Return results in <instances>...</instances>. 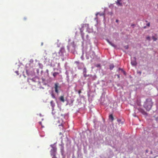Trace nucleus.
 <instances>
[{
	"mask_svg": "<svg viewBox=\"0 0 158 158\" xmlns=\"http://www.w3.org/2000/svg\"><path fill=\"white\" fill-rule=\"evenodd\" d=\"M153 105V102L151 98H148L146 99L144 104V107L147 110L149 111Z\"/></svg>",
	"mask_w": 158,
	"mask_h": 158,
	"instance_id": "1",
	"label": "nucleus"
},
{
	"mask_svg": "<svg viewBox=\"0 0 158 158\" xmlns=\"http://www.w3.org/2000/svg\"><path fill=\"white\" fill-rule=\"evenodd\" d=\"M57 121H58V123L61 124V125H59V126H60V128L62 129V132H60L59 133L60 135H61L63 134V133H64L65 131L63 127V126L62 125L63 121V120L61 118L60 119H59L57 120Z\"/></svg>",
	"mask_w": 158,
	"mask_h": 158,
	"instance_id": "2",
	"label": "nucleus"
},
{
	"mask_svg": "<svg viewBox=\"0 0 158 158\" xmlns=\"http://www.w3.org/2000/svg\"><path fill=\"white\" fill-rule=\"evenodd\" d=\"M59 84L58 83H56L55 84V92L56 93H58L59 92L58 89H60V87L59 85Z\"/></svg>",
	"mask_w": 158,
	"mask_h": 158,
	"instance_id": "3",
	"label": "nucleus"
},
{
	"mask_svg": "<svg viewBox=\"0 0 158 158\" xmlns=\"http://www.w3.org/2000/svg\"><path fill=\"white\" fill-rule=\"evenodd\" d=\"M56 148L53 147L52 149H51V155L52 156H54V155H56L55 152H56Z\"/></svg>",
	"mask_w": 158,
	"mask_h": 158,
	"instance_id": "4",
	"label": "nucleus"
},
{
	"mask_svg": "<svg viewBox=\"0 0 158 158\" xmlns=\"http://www.w3.org/2000/svg\"><path fill=\"white\" fill-rule=\"evenodd\" d=\"M131 64L133 66H136L137 64V63L136 61V58L135 57H134L133 58V60H131Z\"/></svg>",
	"mask_w": 158,
	"mask_h": 158,
	"instance_id": "5",
	"label": "nucleus"
},
{
	"mask_svg": "<svg viewBox=\"0 0 158 158\" xmlns=\"http://www.w3.org/2000/svg\"><path fill=\"white\" fill-rule=\"evenodd\" d=\"M121 0H117V1L116 2V3L118 6H122V4L120 2Z\"/></svg>",
	"mask_w": 158,
	"mask_h": 158,
	"instance_id": "6",
	"label": "nucleus"
},
{
	"mask_svg": "<svg viewBox=\"0 0 158 158\" xmlns=\"http://www.w3.org/2000/svg\"><path fill=\"white\" fill-rule=\"evenodd\" d=\"M152 38L154 41H156L157 40V35H156L155 36H153Z\"/></svg>",
	"mask_w": 158,
	"mask_h": 158,
	"instance_id": "7",
	"label": "nucleus"
},
{
	"mask_svg": "<svg viewBox=\"0 0 158 158\" xmlns=\"http://www.w3.org/2000/svg\"><path fill=\"white\" fill-rule=\"evenodd\" d=\"M60 100L63 102H64V96H61L60 98Z\"/></svg>",
	"mask_w": 158,
	"mask_h": 158,
	"instance_id": "8",
	"label": "nucleus"
},
{
	"mask_svg": "<svg viewBox=\"0 0 158 158\" xmlns=\"http://www.w3.org/2000/svg\"><path fill=\"white\" fill-rule=\"evenodd\" d=\"M107 41L108 42V43L112 46L114 47H115L116 46L114 44L112 43L111 42H110L109 40H107Z\"/></svg>",
	"mask_w": 158,
	"mask_h": 158,
	"instance_id": "9",
	"label": "nucleus"
},
{
	"mask_svg": "<svg viewBox=\"0 0 158 158\" xmlns=\"http://www.w3.org/2000/svg\"><path fill=\"white\" fill-rule=\"evenodd\" d=\"M50 104L52 107L53 108L55 105V103H54V102L53 101H51Z\"/></svg>",
	"mask_w": 158,
	"mask_h": 158,
	"instance_id": "10",
	"label": "nucleus"
},
{
	"mask_svg": "<svg viewBox=\"0 0 158 158\" xmlns=\"http://www.w3.org/2000/svg\"><path fill=\"white\" fill-rule=\"evenodd\" d=\"M114 67V66L113 64H111L110 65V70L112 69Z\"/></svg>",
	"mask_w": 158,
	"mask_h": 158,
	"instance_id": "11",
	"label": "nucleus"
},
{
	"mask_svg": "<svg viewBox=\"0 0 158 158\" xmlns=\"http://www.w3.org/2000/svg\"><path fill=\"white\" fill-rule=\"evenodd\" d=\"M59 74V73L57 72H55L53 73V76L54 77H55L57 75Z\"/></svg>",
	"mask_w": 158,
	"mask_h": 158,
	"instance_id": "12",
	"label": "nucleus"
},
{
	"mask_svg": "<svg viewBox=\"0 0 158 158\" xmlns=\"http://www.w3.org/2000/svg\"><path fill=\"white\" fill-rule=\"evenodd\" d=\"M109 118L111 119L112 121L113 120H114V117H113V116L112 114H110L109 116Z\"/></svg>",
	"mask_w": 158,
	"mask_h": 158,
	"instance_id": "13",
	"label": "nucleus"
},
{
	"mask_svg": "<svg viewBox=\"0 0 158 158\" xmlns=\"http://www.w3.org/2000/svg\"><path fill=\"white\" fill-rule=\"evenodd\" d=\"M83 73H86V68H84V69H83Z\"/></svg>",
	"mask_w": 158,
	"mask_h": 158,
	"instance_id": "14",
	"label": "nucleus"
},
{
	"mask_svg": "<svg viewBox=\"0 0 158 158\" xmlns=\"http://www.w3.org/2000/svg\"><path fill=\"white\" fill-rule=\"evenodd\" d=\"M99 15L100 16H103L104 15V14H100L99 13H97L96 14V16H97L98 15Z\"/></svg>",
	"mask_w": 158,
	"mask_h": 158,
	"instance_id": "15",
	"label": "nucleus"
},
{
	"mask_svg": "<svg viewBox=\"0 0 158 158\" xmlns=\"http://www.w3.org/2000/svg\"><path fill=\"white\" fill-rule=\"evenodd\" d=\"M142 72L141 71H137V73L138 74H139V76H140Z\"/></svg>",
	"mask_w": 158,
	"mask_h": 158,
	"instance_id": "16",
	"label": "nucleus"
},
{
	"mask_svg": "<svg viewBox=\"0 0 158 158\" xmlns=\"http://www.w3.org/2000/svg\"><path fill=\"white\" fill-rule=\"evenodd\" d=\"M146 39L149 41L150 40V37L149 36H147L146 37Z\"/></svg>",
	"mask_w": 158,
	"mask_h": 158,
	"instance_id": "17",
	"label": "nucleus"
},
{
	"mask_svg": "<svg viewBox=\"0 0 158 158\" xmlns=\"http://www.w3.org/2000/svg\"><path fill=\"white\" fill-rule=\"evenodd\" d=\"M51 95V96H52V97L53 98H55V95H54V94H52Z\"/></svg>",
	"mask_w": 158,
	"mask_h": 158,
	"instance_id": "18",
	"label": "nucleus"
},
{
	"mask_svg": "<svg viewBox=\"0 0 158 158\" xmlns=\"http://www.w3.org/2000/svg\"><path fill=\"white\" fill-rule=\"evenodd\" d=\"M83 74H84V77H87L88 76V75H87L86 74V73H83Z\"/></svg>",
	"mask_w": 158,
	"mask_h": 158,
	"instance_id": "19",
	"label": "nucleus"
},
{
	"mask_svg": "<svg viewBox=\"0 0 158 158\" xmlns=\"http://www.w3.org/2000/svg\"><path fill=\"white\" fill-rule=\"evenodd\" d=\"M147 26H148V27H150V23H148L147 24Z\"/></svg>",
	"mask_w": 158,
	"mask_h": 158,
	"instance_id": "20",
	"label": "nucleus"
},
{
	"mask_svg": "<svg viewBox=\"0 0 158 158\" xmlns=\"http://www.w3.org/2000/svg\"><path fill=\"white\" fill-rule=\"evenodd\" d=\"M78 93L80 95V94L81 93V90H80L78 91Z\"/></svg>",
	"mask_w": 158,
	"mask_h": 158,
	"instance_id": "21",
	"label": "nucleus"
},
{
	"mask_svg": "<svg viewBox=\"0 0 158 158\" xmlns=\"http://www.w3.org/2000/svg\"><path fill=\"white\" fill-rule=\"evenodd\" d=\"M143 114H147V113L146 112H145V111H143Z\"/></svg>",
	"mask_w": 158,
	"mask_h": 158,
	"instance_id": "22",
	"label": "nucleus"
},
{
	"mask_svg": "<svg viewBox=\"0 0 158 158\" xmlns=\"http://www.w3.org/2000/svg\"><path fill=\"white\" fill-rule=\"evenodd\" d=\"M15 72L17 74V75H18L19 74V72H18V71H16Z\"/></svg>",
	"mask_w": 158,
	"mask_h": 158,
	"instance_id": "23",
	"label": "nucleus"
},
{
	"mask_svg": "<svg viewBox=\"0 0 158 158\" xmlns=\"http://www.w3.org/2000/svg\"><path fill=\"white\" fill-rule=\"evenodd\" d=\"M52 158H57L56 156V155H54V156H52Z\"/></svg>",
	"mask_w": 158,
	"mask_h": 158,
	"instance_id": "24",
	"label": "nucleus"
},
{
	"mask_svg": "<svg viewBox=\"0 0 158 158\" xmlns=\"http://www.w3.org/2000/svg\"><path fill=\"white\" fill-rule=\"evenodd\" d=\"M75 63L77 64H78L79 63V61H76L75 62Z\"/></svg>",
	"mask_w": 158,
	"mask_h": 158,
	"instance_id": "25",
	"label": "nucleus"
},
{
	"mask_svg": "<svg viewBox=\"0 0 158 158\" xmlns=\"http://www.w3.org/2000/svg\"><path fill=\"white\" fill-rule=\"evenodd\" d=\"M26 73H27V74L28 75V71H27V70H26Z\"/></svg>",
	"mask_w": 158,
	"mask_h": 158,
	"instance_id": "26",
	"label": "nucleus"
},
{
	"mask_svg": "<svg viewBox=\"0 0 158 158\" xmlns=\"http://www.w3.org/2000/svg\"><path fill=\"white\" fill-rule=\"evenodd\" d=\"M39 123L40 125H41L42 123L41 122H39Z\"/></svg>",
	"mask_w": 158,
	"mask_h": 158,
	"instance_id": "27",
	"label": "nucleus"
},
{
	"mask_svg": "<svg viewBox=\"0 0 158 158\" xmlns=\"http://www.w3.org/2000/svg\"><path fill=\"white\" fill-rule=\"evenodd\" d=\"M119 70H122L123 71V69H121L120 68H119Z\"/></svg>",
	"mask_w": 158,
	"mask_h": 158,
	"instance_id": "28",
	"label": "nucleus"
},
{
	"mask_svg": "<svg viewBox=\"0 0 158 158\" xmlns=\"http://www.w3.org/2000/svg\"><path fill=\"white\" fill-rule=\"evenodd\" d=\"M116 22H118V20H116Z\"/></svg>",
	"mask_w": 158,
	"mask_h": 158,
	"instance_id": "29",
	"label": "nucleus"
},
{
	"mask_svg": "<svg viewBox=\"0 0 158 158\" xmlns=\"http://www.w3.org/2000/svg\"><path fill=\"white\" fill-rule=\"evenodd\" d=\"M123 71L124 73H125V72H124V71Z\"/></svg>",
	"mask_w": 158,
	"mask_h": 158,
	"instance_id": "30",
	"label": "nucleus"
},
{
	"mask_svg": "<svg viewBox=\"0 0 158 158\" xmlns=\"http://www.w3.org/2000/svg\"><path fill=\"white\" fill-rule=\"evenodd\" d=\"M146 28V27H144V28Z\"/></svg>",
	"mask_w": 158,
	"mask_h": 158,
	"instance_id": "31",
	"label": "nucleus"
},
{
	"mask_svg": "<svg viewBox=\"0 0 158 158\" xmlns=\"http://www.w3.org/2000/svg\"><path fill=\"white\" fill-rule=\"evenodd\" d=\"M118 77H119V76L118 75Z\"/></svg>",
	"mask_w": 158,
	"mask_h": 158,
	"instance_id": "32",
	"label": "nucleus"
},
{
	"mask_svg": "<svg viewBox=\"0 0 158 158\" xmlns=\"http://www.w3.org/2000/svg\"><path fill=\"white\" fill-rule=\"evenodd\" d=\"M62 116L63 117H64V115H62Z\"/></svg>",
	"mask_w": 158,
	"mask_h": 158,
	"instance_id": "33",
	"label": "nucleus"
},
{
	"mask_svg": "<svg viewBox=\"0 0 158 158\" xmlns=\"http://www.w3.org/2000/svg\"><path fill=\"white\" fill-rule=\"evenodd\" d=\"M81 64H83V63H81Z\"/></svg>",
	"mask_w": 158,
	"mask_h": 158,
	"instance_id": "34",
	"label": "nucleus"
}]
</instances>
